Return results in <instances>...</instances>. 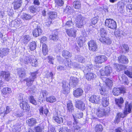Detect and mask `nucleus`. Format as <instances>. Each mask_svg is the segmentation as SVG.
Masks as SVG:
<instances>
[{"label":"nucleus","mask_w":132,"mask_h":132,"mask_svg":"<svg viewBox=\"0 0 132 132\" xmlns=\"http://www.w3.org/2000/svg\"><path fill=\"white\" fill-rule=\"evenodd\" d=\"M78 113L76 114L75 116H74L75 118V117L78 118H80L82 117L83 116V113L82 112H79L81 110H85V108H78ZM74 115H73V116Z\"/></svg>","instance_id":"obj_27"},{"label":"nucleus","mask_w":132,"mask_h":132,"mask_svg":"<svg viewBox=\"0 0 132 132\" xmlns=\"http://www.w3.org/2000/svg\"><path fill=\"white\" fill-rule=\"evenodd\" d=\"M48 93L46 90H43L40 93V95L39 96L40 99L43 98L45 96L47 95Z\"/></svg>","instance_id":"obj_43"},{"label":"nucleus","mask_w":132,"mask_h":132,"mask_svg":"<svg viewBox=\"0 0 132 132\" xmlns=\"http://www.w3.org/2000/svg\"><path fill=\"white\" fill-rule=\"evenodd\" d=\"M118 62L123 64H127L128 62V60L125 56L121 55L118 57Z\"/></svg>","instance_id":"obj_15"},{"label":"nucleus","mask_w":132,"mask_h":132,"mask_svg":"<svg viewBox=\"0 0 132 132\" xmlns=\"http://www.w3.org/2000/svg\"><path fill=\"white\" fill-rule=\"evenodd\" d=\"M9 52V49L7 48H0V57H3L7 55Z\"/></svg>","instance_id":"obj_21"},{"label":"nucleus","mask_w":132,"mask_h":132,"mask_svg":"<svg viewBox=\"0 0 132 132\" xmlns=\"http://www.w3.org/2000/svg\"><path fill=\"white\" fill-rule=\"evenodd\" d=\"M98 16H96L92 18L91 19V24L94 25L96 24L98 20Z\"/></svg>","instance_id":"obj_51"},{"label":"nucleus","mask_w":132,"mask_h":132,"mask_svg":"<svg viewBox=\"0 0 132 132\" xmlns=\"http://www.w3.org/2000/svg\"><path fill=\"white\" fill-rule=\"evenodd\" d=\"M108 100V97L105 96V95H104V97H102V105L103 106L106 107L108 106L109 104Z\"/></svg>","instance_id":"obj_26"},{"label":"nucleus","mask_w":132,"mask_h":132,"mask_svg":"<svg viewBox=\"0 0 132 132\" xmlns=\"http://www.w3.org/2000/svg\"><path fill=\"white\" fill-rule=\"evenodd\" d=\"M114 34L116 37H120L122 35V32L121 30H118L114 32Z\"/></svg>","instance_id":"obj_56"},{"label":"nucleus","mask_w":132,"mask_h":132,"mask_svg":"<svg viewBox=\"0 0 132 132\" xmlns=\"http://www.w3.org/2000/svg\"><path fill=\"white\" fill-rule=\"evenodd\" d=\"M32 59L30 57L27 56L25 58L22 59L21 60V61L22 62L26 64H29L31 63Z\"/></svg>","instance_id":"obj_29"},{"label":"nucleus","mask_w":132,"mask_h":132,"mask_svg":"<svg viewBox=\"0 0 132 132\" xmlns=\"http://www.w3.org/2000/svg\"><path fill=\"white\" fill-rule=\"evenodd\" d=\"M46 100L47 102L50 103H52L56 101V99L55 97L52 96L49 97H46Z\"/></svg>","instance_id":"obj_39"},{"label":"nucleus","mask_w":132,"mask_h":132,"mask_svg":"<svg viewBox=\"0 0 132 132\" xmlns=\"http://www.w3.org/2000/svg\"><path fill=\"white\" fill-rule=\"evenodd\" d=\"M121 78H122L121 81L122 82L126 84H128L129 81L125 75H123Z\"/></svg>","instance_id":"obj_52"},{"label":"nucleus","mask_w":132,"mask_h":132,"mask_svg":"<svg viewBox=\"0 0 132 132\" xmlns=\"http://www.w3.org/2000/svg\"><path fill=\"white\" fill-rule=\"evenodd\" d=\"M32 65L34 67H36L37 65V60L36 57L33 58L31 60Z\"/></svg>","instance_id":"obj_57"},{"label":"nucleus","mask_w":132,"mask_h":132,"mask_svg":"<svg viewBox=\"0 0 132 132\" xmlns=\"http://www.w3.org/2000/svg\"><path fill=\"white\" fill-rule=\"evenodd\" d=\"M54 120L59 123H63V119L60 116H54L53 117Z\"/></svg>","instance_id":"obj_31"},{"label":"nucleus","mask_w":132,"mask_h":132,"mask_svg":"<svg viewBox=\"0 0 132 132\" xmlns=\"http://www.w3.org/2000/svg\"><path fill=\"white\" fill-rule=\"evenodd\" d=\"M76 60L79 62L84 63L85 62V59L82 56L80 55H76L75 57Z\"/></svg>","instance_id":"obj_30"},{"label":"nucleus","mask_w":132,"mask_h":132,"mask_svg":"<svg viewBox=\"0 0 132 132\" xmlns=\"http://www.w3.org/2000/svg\"><path fill=\"white\" fill-rule=\"evenodd\" d=\"M119 67L121 70H124V73L129 77L132 78V67L120 65Z\"/></svg>","instance_id":"obj_2"},{"label":"nucleus","mask_w":132,"mask_h":132,"mask_svg":"<svg viewBox=\"0 0 132 132\" xmlns=\"http://www.w3.org/2000/svg\"><path fill=\"white\" fill-rule=\"evenodd\" d=\"M121 50L120 51L122 53H125L129 51V48L127 45H123L122 46H121Z\"/></svg>","instance_id":"obj_34"},{"label":"nucleus","mask_w":132,"mask_h":132,"mask_svg":"<svg viewBox=\"0 0 132 132\" xmlns=\"http://www.w3.org/2000/svg\"><path fill=\"white\" fill-rule=\"evenodd\" d=\"M29 8L30 12L33 13H37L39 11V7L35 5H32Z\"/></svg>","instance_id":"obj_23"},{"label":"nucleus","mask_w":132,"mask_h":132,"mask_svg":"<svg viewBox=\"0 0 132 132\" xmlns=\"http://www.w3.org/2000/svg\"><path fill=\"white\" fill-rule=\"evenodd\" d=\"M76 30L74 29L71 28L67 29L66 32L68 35L70 37H76Z\"/></svg>","instance_id":"obj_13"},{"label":"nucleus","mask_w":132,"mask_h":132,"mask_svg":"<svg viewBox=\"0 0 132 132\" xmlns=\"http://www.w3.org/2000/svg\"><path fill=\"white\" fill-rule=\"evenodd\" d=\"M52 20L51 19H45L43 21V23L45 26L48 27L51 24Z\"/></svg>","instance_id":"obj_42"},{"label":"nucleus","mask_w":132,"mask_h":132,"mask_svg":"<svg viewBox=\"0 0 132 132\" xmlns=\"http://www.w3.org/2000/svg\"><path fill=\"white\" fill-rule=\"evenodd\" d=\"M83 92L82 89L78 88L74 90L73 92V95L76 97H78L81 96Z\"/></svg>","instance_id":"obj_18"},{"label":"nucleus","mask_w":132,"mask_h":132,"mask_svg":"<svg viewBox=\"0 0 132 132\" xmlns=\"http://www.w3.org/2000/svg\"><path fill=\"white\" fill-rule=\"evenodd\" d=\"M29 98L31 103L35 105L37 104V103L36 101L34 99V97L33 96H30Z\"/></svg>","instance_id":"obj_60"},{"label":"nucleus","mask_w":132,"mask_h":132,"mask_svg":"<svg viewBox=\"0 0 132 132\" xmlns=\"http://www.w3.org/2000/svg\"><path fill=\"white\" fill-rule=\"evenodd\" d=\"M59 132H71V130L67 127H64L60 128Z\"/></svg>","instance_id":"obj_54"},{"label":"nucleus","mask_w":132,"mask_h":132,"mask_svg":"<svg viewBox=\"0 0 132 132\" xmlns=\"http://www.w3.org/2000/svg\"><path fill=\"white\" fill-rule=\"evenodd\" d=\"M21 23L19 21L16 20L12 21L10 23V26L12 27L17 28L19 27Z\"/></svg>","instance_id":"obj_20"},{"label":"nucleus","mask_w":132,"mask_h":132,"mask_svg":"<svg viewBox=\"0 0 132 132\" xmlns=\"http://www.w3.org/2000/svg\"><path fill=\"white\" fill-rule=\"evenodd\" d=\"M63 56L66 59H68L71 56V54L67 51H64L62 52Z\"/></svg>","instance_id":"obj_33"},{"label":"nucleus","mask_w":132,"mask_h":132,"mask_svg":"<svg viewBox=\"0 0 132 132\" xmlns=\"http://www.w3.org/2000/svg\"><path fill=\"white\" fill-rule=\"evenodd\" d=\"M81 4L79 1H74L73 3V6L75 8L79 9L81 7Z\"/></svg>","instance_id":"obj_48"},{"label":"nucleus","mask_w":132,"mask_h":132,"mask_svg":"<svg viewBox=\"0 0 132 132\" xmlns=\"http://www.w3.org/2000/svg\"><path fill=\"white\" fill-rule=\"evenodd\" d=\"M131 111V108H125L123 111V113L119 112L117 113L114 121L115 123H118L119 122L121 118H124L127 114L130 113Z\"/></svg>","instance_id":"obj_1"},{"label":"nucleus","mask_w":132,"mask_h":132,"mask_svg":"<svg viewBox=\"0 0 132 132\" xmlns=\"http://www.w3.org/2000/svg\"><path fill=\"white\" fill-rule=\"evenodd\" d=\"M107 60V57L104 55H100L95 57V61L98 63L101 64L105 62Z\"/></svg>","instance_id":"obj_9"},{"label":"nucleus","mask_w":132,"mask_h":132,"mask_svg":"<svg viewBox=\"0 0 132 132\" xmlns=\"http://www.w3.org/2000/svg\"><path fill=\"white\" fill-rule=\"evenodd\" d=\"M99 40L100 42L104 44H110L111 43L112 41L108 37L100 38Z\"/></svg>","instance_id":"obj_19"},{"label":"nucleus","mask_w":132,"mask_h":132,"mask_svg":"<svg viewBox=\"0 0 132 132\" xmlns=\"http://www.w3.org/2000/svg\"><path fill=\"white\" fill-rule=\"evenodd\" d=\"M55 3L57 6H61L64 4V1L63 0H54Z\"/></svg>","instance_id":"obj_53"},{"label":"nucleus","mask_w":132,"mask_h":132,"mask_svg":"<svg viewBox=\"0 0 132 132\" xmlns=\"http://www.w3.org/2000/svg\"><path fill=\"white\" fill-rule=\"evenodd\" d=\"M61 92L62 93L65 94H67L69 92V90L68 88H62Z\"/></svg>","instance_id":"obj_59"},{"label":"nucleus","mask_w":132,"mask_h":132,"mask_svg":"<svg viewBox=\"0 0 132 132\" xmlns=\"http://www.w3.org/2000/svg\"><path fill=\"white\" fill-rule=\"evenodd\" d=\"M112 71V68L109 65L105 66L104 69H102L100 70L101 75L106 76H110Z\"/></svg>","instance_id":"obj_3"},{"label":"nucleus","mask_w":132,"mask_h":132,"mask_svg":"<svg viewBox=\"0 0 132 132\" xmlns=\"http://www.w3.org/2000/svg\"><path fill=\"white\" fill-rule=\"evenodd\" d=\"M73 118L74 120V122L73 123V129H74L75 131L76 130H78L80 129V127L79 126V124L78 123V121L75 118L74 116H73Z\"/></svg>","instance_id":"obj_28"},{"label":"nucleus","mask_w":132,"mask_h":132,"mask_svg":"<svg viewBox=\"0 0 132 132\" xmlns=\"http://www.w3.org/2000/svg\"><path fill=\"white\" fill-rule=\"evenodd\" d=\"M89 48L90 50L93 51H95L97 50V45L96 42L92 40L88 43Z\"/></svg>","instance_id":"obj_6"},{"label":"nucleus","mask_w":132,"mask_h":132,"mask_svg":"<svg viewBox=\"0 0 132 132\" xmlns=\"http://www.w3.org/2000/svg\"><path fill=\"white\" fill-rule=\"evenodd\" d=\"M125 88L123 87L120 88H114L113 90V93L115 96H118L121 93L125 92Z\"/></svg>","instance_id":"obj_7"},{"label":"nucleus","mask_w":132,"mask_h":132,"mask_svg":"<svg viewBox=\"0 0 132 132\" xmlns=\"http://www.w3.org/2000/svg\"><path fill=\"white\" fill-rule=\"evenodd\" d=\"M77 78L76 77H73L72 79V82L73 85L74 87L78 83Z\"/></svg>","instance_id":"obj_61"},{"label":"nucleus","mask_w":132,"mask_h":132,"mask_svg":"<svg viewBox=\"0 0 132 132\" xmlns=\"http://www.w3.org/2000/svg\"><path fill=\"white\" fill-rule=\"evenodd\" d=\"M73 24L71 21H67L65 23L66 27H69L72 26Z\"/></svg>","instance_id":"obj_63"},{"label":"nucleus","mask_w":132,"mask_h":132,"mask_svg":"<svg viewBox=\"0 0 132 132\" xmlns=\"http://www.w3.org/2000/svg\"><path fill=\"white\" fill-rule=\"evenodd\" d=\"M103 129L102 126L100 124L97 125L95 128V130L96 132H102Z\"/></svg>","instance_id":"obj_45"},{"label":"nucleus","mask_w":132,"mask_h":132,"mask_svg":"<svg viewBox=\"0 0 132 132\" xmlns=\"http://www.w3.org/2000/svg\"><path fill=\"white\" fill-rule=\"evenodd\" d=\"M31 38L28 35L23 36V37L22 42L25 44H26L31 40Z\"/></svg>","instance_id":"obj_35"},{"label":"nucleus","mask_w":132,"mask_h":132,"mask_svg":"<svg viewBox=\"0 0 132 132\" xmlns=\"http://www.w3.org/2000/svg\"><path fill=\"white\" fill-rule=\"evenodd\" d=\"M26 122L27 124L30 126H34L37 123L36 120L33 118L27 120Z\"/></svg>","instance_id":"obj_25"},{"label":"nucleus","mask_w":132,"mask_h":132,"mask_svg":"<svg viewBox=\"0 0 132 132\" xmlns=\"http://www.w3.org/2000/svg\"><path fill=\"white\" fill-rule=\"evenodd\" d=\"M11 92V89L7 87L4 88L2 90V92L3 94H5L7 93H10Z\"/></svg>","instance_id":"obj_50"},{"label":"nucleus","mask_w":132,"mask_h":132,"mask_svg":"<svg viewBox=\"0 0 132 132\" xmlns=\"http://www.w3.org/2000/svg\"><path fill=\"white\" fill-rule=\"evenodd\" d=\"M50 39L54 41H56L58 40L59 38L57 34H52L50 36Z\"/></svg>","instance_id":"obj_46"},{"label":"nucleus","mask_w":132,"mask_h":132,"mask_svg":"<svg viewBox=\"0 0 132 132\" xmlns=\"http://www.w3.org/2000/svg\"><path fill=\"white\" fill-rule=\"evenodd\" d=\"M115 101L116 104L120 107L121 106V105L123 103L124 101L122 97L118 99H116Z\"/></svg>","instance_id":"obj_38"},{"label":"nucleus","mask_w":132,"mask_h":132,"mask_svg":"<svg viewBox=\"0 0 132 132\" xmlns=\"http://www.w3.org/2000/svg\"><path fill=\"white\" fill-rule=\"evenodd\" d=\"M37 73L36 72L32 73L29 78L24 79V81H26V84L28 86H29L32 85L34 79L36 78Z\"/></svg>","instance_id":"obj_4"},{"label":"nucleus","mask_w":132,"mask_h":132,"mask_svg":"<svg viewBox=\"0 0 132 132\" xmlns=\"http://www.w3.org/2000/svg\"><path fill=\"white\" fill-rule=\"evenodd\" d=\"M76 107H84L85 106V104L81 101H78L76 102Z\"/></svg>","instance_id":"obj_36"},{"label":"nucleus","mask_w":132,"mask_h":132,"mask_svg":"<svg viewBox=\"0 0 132 132\" xmlns=\"http://www.w3.org/2000/svg\"><path fill=\"white\" fill-rule=\"evenodd\" d=\"M49 19H51V20L56 18L57 16L56 13V12H50L49 13Z\"/></svg>","instance_id":"obj_44"},{"label":"nucleus","mask_w":132,"mask_h":132,"mask_svg":"<svg viewBox=\"0 0 132 132\" xmlns=\"http://www.w3.org/2000/svg\"><path fill=\"white\" fill-rule=\"evenodd\" d=\"M102 79L104 82H105L106 86L109 87L111 88L112 86V80L103 77L102 78Z\"/></svg>","instance_id":"obj_22"},{"label":"nucleus","mask_w":132,"mask_h":132,"mask_svg":"<svg viewBox=\"0 0 132 132\" xmlns=\"http://www.w3.org/2000/svg\"><path fill=\"white\" fill-rule=\"evenodd\" d=\"M92 66L90 65H88L86 67L83 65H80L78 67L81 70L85 73H86L91 72L92 70Z\"/></svg>","instance_id":"obj_12"},{"label":"nucleus","mask_w":132,"mask_h":132,"mask_svg":"<svg viewBox=\"0 0 132 132\" xmlns=\"http://www.w3.org/2000/svg\"><path fill=\"white\" fill-rule=\"evenodd\" d=\"M21 1H16L13 3L14 5V9H18L21 6Z\"/></svg>","instance_id":"obj_47"},{"label":"nucleus","mask_w":132,"mask_h":132,"mask_svg":"<svg viewBox=\"0 0 132 132\" xmlns=\"http://www.w3.org/2000/svg\"><path fill=\"white\" fill-rule=\"evenodd\" d=\"M105 24L106 26L112 29H115L117 28L116 22L111 19H107L105 21Z\"/></svg>","instance_id":"obj_5"},{"label":"nucleus","mask_w":132,"mask_h":132,"mask_svg":"<svg viewBox=\"0 0 132 132\" xmlns=\"http://www.w3.org/2000/svg\"><path fill=\"white\" fill-rule=\"evenodd\" d=\"M17 74L20 78H24L26 76V70L23 68H19L17 69Z\"/></svg>","instance_id":"obj_11"},{"label":"nucleus","mask_w":132,"mask_h":132,"mask_svg":"<svg viewBox=\"0 0 132 132\" xmlns=\"http://www.w3.org/2000/svg\"><path fill=\"white\" fill-rule=\"evenodd\" d=\"M86 35H83V36H81L79 39V40L78 41V43L80 47H81L84 43L86 41L85 40Z\"/></svg>","instance_id":"obj_24"},{"label":"nucleus","mask_w":132,"mask_h":132,"mask_svg":"<svg viewBox=\"0 0 132 132\" xmlns=\"http://www.w3.org/2000/svg\"><path fill=\"white\" fill-rule=\"evenodd\" d=\"M62 88H68L69 83L65 81H63L62 82Z\"/></svg>","instance_id":"obj_64"},{"label":"nucleus","mask_w":132,"mask_h":132,"mask_svg":"<svg viewBox=\"0 0 132 132\" xmlns=\"http://www.w3.org/2000/svg\"><path fill=\"white\" fill-rule=\"evenodd\" d=\"M89 101L92 103L95 104L99 103L100 102V98L98 96L93 95L89 98Z\"/></svg>","instance_id":"obj_14"},{"label":"nucleus","mask_w":132,"mask_h":132,"mask_svg":"<svg viewBox=\"0 0 132 132\" xmlns=\"http://www.w3.org/2000/svg\"><path fill=\"white\" fill-rule=\"evenodd\" d=\"M100 33L101 38L105 37L107 35L106 30L104 28H102L100 29Z\"/></svg>","instance_id":"obj_37"},{"label":"nucleus","mask_w":132,"mask_h":132,"mask_svg":"<svg viewBox=\"0 0 132 132\" xmlns=\"http://www.w3.org/2000/svg\"><path fill=\"white\" fill-rule=\"evenodd\" d=\"M84 18L81 15H78L76 19V21L77 22H79V23L84 24Z\"/></svg>","instance_id":"obj_32"},{"label":"nucleus","mask_w":132,"mask_h":132,"mask_svg":"<svg viewBox=\"0 0 132 132\" xmlns=\"http://www.w3.org/2000/svg\"><path fill=\"white\" fill-rule=\"evenodd\" d=\"M20 107H30L26 101H24V100L20 103Z\"/></svg>","instance_id":"obj_55"},{"label":"nucleus","mask_w":132,"mask_h":132,"mask_svg":"<svg viewBox=\"0 0 132 132\" xmlns=\"http://www.w3.org/2000/svg\"><path fill=\"white\" fill-rule=\"evenodd\" d=\"M53 76V75L52 72H46L45 77L47 78H51L52 79Z\"/></svg>","instance_id":"obj_58"},{"label":"nucleus","mask_w":132,"mask_h":132,"mask_svg":"<svg viewBox=\"0 0 132 132\" xmlns=\"http://www.w3.org/2000/svg\"><path fill=\"white\" fill-rule=\"evenodd\" d=\"M23 19L24 20H29L31 19L32 17L30 14L24 13L22 16Z\"/></svg>","instance_id":"obj_40"},{"label":"nucleus","mask_w":132,"mask_h":132,"mask_svg":"<svg viewBox=\"0 0 132 132\" xmlns=\"http://www.w3.org/2000/svg\"><path fill=\"white\" fill-rule=\"evenodd\" d=\"M36 45L35 42H33L30 43V44L29 47L31 51H33L35 50L36 48Z\"/></svg>","instance_id":"obj_49"},{"label":"nucleus","mask_w":132,"mask_h":132,"mask_svg":"<svg viewBox=\"0 0 132 132\" xmlns=\"http://www.w3.org/2000/svg\"><path fill=\"white\" fill-rule=\"evenodd\" d=\"M42 30L40 28H37L34 29L33 31V35L35 37H37L42 34Z\"/></svg>","instance_id":"obj_17"},{"label":"nucleus","mask_w":132,"mask_h":132,"mask_svg":"<svg viewBox=\"0 0 132 132\" xmlns=\"http://www.w3.org/2000/svg\"><path fill=\"white\" fill-rule=\"evenodd\" d=\"M125 107H132V103L131 102L126 101Z\"/></svg>","instance_id":"obj_62"},{"label":"nucleus","mask_w":132,"mask_h":132,"mask_svg":"<svg viewBox=\"0 0 132 132\" xmlns=\"http://www.w3.org/2000/svg\"><path fill=\"white\" fill-rule=\"evenodd\" d=\"M43 52V55L45 56L47 54L48 50L46 45L45 44H43L42 46Z\"/></svg>","instance_id":"obj_41"},{"label":"nucleus","mask_w":132,"mask_h":132,"mask_svg":"<svg viewBox=\"0 0 132 132\" xmlns=\"http://www.w3.org/2000/svg\"><path fill=\"white\" fill-rule=\"evenodd\" d=\"M91 72H88L85 75L86 79L88 81H91L95 79L96 77V76L95 74Z\"/></svg>","instance_id":"obj_16"},{"label":"nucleus","mask_w":132,"mask_h":132,"mask_svg":"<svg viewBox=\"0 0 132 132\" xmlns=\"http://www.w3.org/2000/svg\"><path fill=\"white\" fill-rule=\"evenodd\" d=\"M0 77L5 79V80L7 81L11 78L9 72L4 71H2L0 73Z\"/></svg>","instance_id":"obj_10"},{"label":"nucleus","mask_w":132,"mask_h":132,"mask_svg":"<svg viewBox=\"0 0 132 132\" xmlns=\"http://www.w3.org/2000/svg\"><path fill=\"white\" fill-rule=\"evenodd\" d=\"M107 108H100L97 110V114L98 115L99 117H101L103 116L106 115V114L109 112L107 110Z\"/></svg>","instance_id":"obj_8"}]
</instances>
